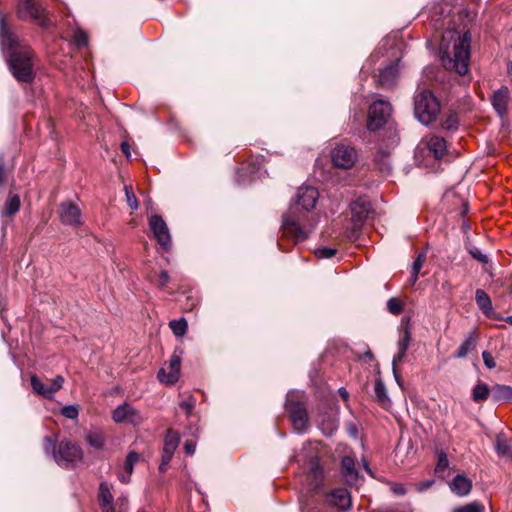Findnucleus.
<instances>
[{
    "label": "nucleus",
    "instance_id": "obj_2",
    "mask_svg": "<svg viewBox=\"0 0 512 512\" xmlns=\"http://www.w3.org/2000/svg\"><path fill=\"white\" fill-rule=\"evenodd\" d=\"M0 44L14 78L19 82H32L35 78V55L31 47L9 29L2 12H0Z\"/></svg>",
    "mask_w": 512,
    "mask_h": 512
},
{
    "label": "nucleus",
    "instance_id": "obj_57",
    "mask_svg": "<svg viewBox=\"0 0 512 512\" xmlns=\"http://www.w3.org/2000/svg\"><path fill=\"white\" fill-rule=\"evenodd\" d=\"M5 181V170H4V160L3 157H0V186Z\"/></svg>",
    "mask_w": 512,
    "mask_h": 512
},
{
    "label": "nucleus",
    "instance_id": "obj_18",
    "mask_svg": "<svg viewBox=\"0 0 512 512\" xmlns=\"http://www.w3.org/2000/svg\"><path fill=\"white\" fill-rule=\"evenodd\" d=\"M308 489L311 492H315L320 489L324 481L323 468L317 458L311 460L309 465V471L306 476Z\"/></svg>",
    "mask_w": 512,
    "mask_h": 512
},
{
    "label": "nucleus",
    "instance_id": "obj_15",
    "mask_svg": "<svg viewBox=\"0 0 512 512\" xmlns=\"http://www.w3.org/2000/svg\"><path fill=\"white\" fill-rule=\"evenodd\" d=\"M400 72V60L391 62L389 65L379 71L378 84L380 87L389 89L397 84Z\"/></svg>",
    "mask_w": 512,
    "mask_h": 512
},
{
    "label": "nucleus",
    "instance_id": "obj_52",
    "mask_svg": "<svg viewBox=\"0 0 512 512\" xmlns=\"http://www.w3.org/2000/svg\"><path fill=\"white\" fill-rule=\"evenodd\" d=\"M434 479H427L415 484V488L418 492H424L434 485Z\"/></svg>",
    "mask_w": 512,
    "mask_h": 512
},
{
    "label": "nucleus",
    "instance_id": "obj_6",
    "mask_svg": "<svg viewBox=\"0 0 512 512\" xmlns=\"http://www.w3.org/2000/svg\"><path fill=\"white\" fill-rule=\"evenodd\" d=\"M17 16L21 20H31L42 28L50 26L46 10L35 0H20L17 7Z\"/></svg>",
    "mask_w": 512,
    "mask_h": 512
},
{
    "label": "nucleus",
    "instance_id": "obj_58",
    "mask_svg": "<svg viewBox=\"0 0 512 512\" xmlns=\"http://www.w3.org/2000/svg\"><path fill=\"white\" fill-rule=\"evenodd\" d=\"M121 150L127 158H130V156H131L130 146L127 142L124 141L121 143Z\"/></svg>",
    "mask_w": 512,
    "mask_h": 512
},
{
    "label": "nucleus",
    "instance_id": "obj_23",
    "mask_svg": "<svg viewBox=\"0 0 512 512\" xmlns=\"http://www.w3.org/2000/svg\"><path fill=\"white\" fill-rule=\"evenodd\" d=\"M113 495L107 482H101L99 485L98 502L102 512H114Z\"/></svg>",
    "mask_w": 512,
    "mask_h": 512
},
{
    "label": "nucleus",
    "instance_id": "obj_13",
    "mask_svg": "<svg viewBox=\"0 0 512 512\" xmlns=\"http://www.w3.org/2000/svg\"><path fill=\"white\" fill-rule=\"evenodd\" d=\"M58 213L63 225L79 227L82 224L81 210L71 201L62 202L59 205Z\"/></svg>",
    "mask_w": 512,
    "mask_h": 512
},
{
    "label": "nucleus",
    "instance_id": "obj_42",
    "mask_svg": "<svg viewBox=\"0 0 512 512\" xmlns=\"http://www.w3.org/2000/svg\"><path fill=\"white\" fill-rule=\"evenodd\" d=\"M124 190H125L127 204L129 205V207L132 210H136L138 208V201L133 192L132 186L125 185Z\"/></svg>",
    "mask_w": 512,
    "mask_h": 512
},
{
    "label": "nucleus",
    "instance_id": "obj_63",
    "mask_svg": "<svg viewBox=\"0 0 512 512\" xmlns=\"http://www.w3.org/2000/svg\"><path fill=\"white\" fill-rule=\"evenodd\" d=\"M363 468L365 469V471H366L369 475L373 476V472L371 471V469H370V467H369V464H368L366 461H364V460H363Z\"/></svg>",
    "mask_w": 512,
    "mask_h": 512
},
{
    "label": "nucleus",
    "instance_id": "obj_35",
    "mask_svg": "<svg viewBox=\"0 0 512 512\" xmlns=\"http://www.w3.org/2000/svg\"><path fill=\"white\" fill-rule=\"evenodd\" d=\"M86 440L88 442V444L90 446H92L93 448L95 449H102L103 446H104V437L101 433L99 432H90L87 437H86Z\"/></svg>",
    "mask_w": 512,
    "mask_h": 512
},
{
    "label": "nucleus",
    "instance_id": "obj_31",
    "mask_svg": "<svg viewBox=\"0 0 512 512\" xmlns=\"http://www.w3.org/2000/svg\"><path fill=\"white\" fill-rule=\"evenodd\" d=\"M20 209V197L18 195H12L8 198L2 215L4 216H13Z\"/></svg>",
    "mask_w": 512,
    "mask_h": 512
},
{
    "label": "nucleus",
    "instance_id": "obj_40",
    "mask_svg": "<svg viewBox=\"0 0 512 512\" xmlns=\"http://www.w3.org/2000/svg\"><path fill=\"white\" fill-rule=\"evenodd\" d=\"M452 512H484V506L478 502H471L455 508Z\"/></svg>",
    "mask_w": 512,
    "mask_h": 512
},
{
    "label": "nucleus",
    "instance_id": "obj_33",
    "mask_svg": "<svg viewBox=\"0 0 512 512\" xmlns=\"http://www.w3.org/2000/svg\"><path fill=\"white\" fill-rule=\"evenodd\" d=\"M489 396V388L485 383H478L472 390V399L475 402L485 401Z\"/></svg>",
    "mask_w": 512,
    "mask_h": 512
},
{
    "label": "nucleus",
    "instance_id": "obj_41",
    "mask_svg": "<svg viewBox=\"0 0 512 512\" xmlns=\"http://www.w3.org/2000/svg\"><path fill=\"white\" fill-rule=\"evenodd\" d=\"M449 466V461L447 455L444 452L439 453L438 462L435 467V473L437 475H442Z\"/></svg>",
    "mask_w": 512,
    "mask_h": 512
},
{
    "label": "nucleus",
    "instance_id": "obj_12",
    "mask_svg": "<svg viewBox=\"0 0 512 512\" xmlns=\"http://www.w3.org/2000/svg\"><path fill=\"white\" fill-rule=\"evenodd\" d=\"M112 419L115 423H128L133 426L140 425L144 421L140 411L129 403L118 405L112 412Z\"/></svg>",
    "mask_w": 512,
    "mask_h": 512
},
{
    "label": "nucleus",
    "instance_id": "obj_5",
    "mask_svg": "<svg viewBox=\"0 0 512 512\" xmlns=\"http://www.w3.org/2000/svg\"><path fill=\"white\" fill-rule=\"evenodd\" d=\"M44 449L52 453L54 460L60 466L68 467L82 459V450L76 443L62 440L58 444L50 437H45Z\"/></svg>",
    "mask_w": 512,
    "mask_h": 512
},
{
    "label": "nucleus",
    "instance_id": "obj_8",
    "mask_svg": "<svg viewBox=\"0 0 512 512\" xmlns=\"http://www.w3.org/2000/svg\"><path fill=\"white\" fill-rule=\"evenodd\" d=\"M351 221L353 225L352 237L363 226L373 213L372 205L366 198L359 197L350 204Z\"/></svg>",
    "mask_w": 512,
    "mask_h": 512
},
{
    "label": "nucleus",
    "instance_id": "obj_28",
    "mask_svg": "<svg viewBox=\"0 0 512 512\" xmlns=\"http://www.w3.org/2000/svg\"><path fill=\"white\" fill-rule=\"evenodd\" d=\"M30 385L35 394L50 400L48 384L44 383L37 375H31Z\"/></svg>",
    "mask_w": 512,
    "mask_h": 512
},
{
    "label": "nucleus",
    "instance_id": "obj_24",
    "mask_svg": "<svg viewBox=\"0 0 512 512\" xmlns=\"http://www.w3.org/2000/svg\"><path fill=\"white\" fill-rule=\"evenodd\" d=\"M451 491L460 496H466L472 489V481L463 474L456 475L449 483Z\"/></svg>",
    "mask_w": 512,
    "mask_h": 512
},
{
    "label": "nucleus",
    "instance_id": "obj_54",
    "mask_svg": "<svg viewBox=\"0 0 512 512\" xmlns=\"http://www.w3.org/2000/svg\"><path fill=\"white\" fill-rule=\"evenodd\" d=\"M116 505L119 506L118 512H122V511L126 510L127 506H128V498L126 496L119 497L117 499ZM114 512H116V511H114Z\"/></svg>",
    "mask_w": 512,
    "mask_h": 512
},
{
    "label": "nucleus",
    "instance_id": "obj_20",
    "mask_svg": "<svg viewBox=\"0 0 512 512\" xmlns=\"http://www.w3.org/2000/svg\"><path fill=\"white\" fill-rule=\"evenodd\" d=\"M341 474L347 485H355L358 481V471L356 469V458L352 455H345L341 460Z\"/></svg>",
    "mask_w": 512,
    "mask_h": 512
},
{
    "label": "nucleus",
    "instance_id": "obj_21",
    "mask_svg": "<svg viewBox=\"0 0 512 512\" xmlns=\"http://www.w3.org/2000/svg\"><path fill=\"white\" fill-rule=\"evenodd\" d=\"M262 158L257 157L255 161L251 162L245 167H241L237 170V181L240 184H246L255 178V175L259 173L262 166Z\"/></svg>",
    "mask_w": 512,
    "mask_h": 512
},
{
    "label": "nucleus",
    "instance_id": "obj_3",
    "mask_svg": "<svg viewBox=\"0 0 512 512\" xmlns=\"http://www.w3.org/2000/svg\"><path fill=\"white\" fill-rule=\"evenodd\" d=\"M471 48L469 31L460 34L458 31H446L440 43V54L443 66L463 76L468 73Z\"/></svg>",
    "mask_w": 512,
    "mask_h": 512
},
{
    "label": "nucleus",
    "instance_id": "obj_56",
    "mask_svg": "<svg viewBox=\"0 0 512 512\" xmlns=\"http://www.w3.org/2000/svg\"><path fill=\"white\" fill-rule=\"evenodd\" d=\"M173 455H174V453L163 450L161 462H163L164 465H169V463L171 462V460L173 458Z\"/></svg>",
    "mask_w": 512,
    "mask_h": 512
},
{
    "label": "nucleus",
    "instance_id": "obj_45",
    "mask_svg": "<svg viewBox=\"0 0 512 512\" xmlns=\"http://www.w3.org/2000/svg\"><path fill=\"white\" fill-rule=\"evenodd\" d=\"M468 252L474 259H476L480 263L488 262V256L484 254L478 247L471 245L468 248Z\"/></svg>",
    "mask_w": 512,
    "mask_h": 512
},
{
    "label": "nucleus",
    "instance_id": "obj_29",
    "mask_svg": "<svg viewBox=\"0 0 512 512\" xmlns=\"http://www.w3.org/2000/svg\"><path fill=\"white\" fill-rule=\"evenodd\" d=\"M476 342L475 338L472 334H470L459 346L455 357L456 358H465L470 352L475 349Z\"/></svg>",
    "mask_w": 512,
    "mask_h": 512
},
{
    "label": "nucleus",
    "instance_id": "obj_43",
    "mask_svg": "<svg viewBox=\"0 0 512 512\" xmlns=\"http://www.w3.org/2000/svg\"><path fill=\"white\" fill-rule=\"evenodd\" d=\"M61 414L68 419H77L79 407L77 405H66L61 409Z\"/></svg>",
    "mask_w": 512,
    "mask_h": 512
},
{
    "label": "nucleus",
    "instance_id": "obj_9",
    "mask_svg": "<svg viewBox=\"0 0 512 512\" xmlns=\"http://www.w3.org/2000/svg\"><path fill=\"white\" fill-rule=\"evenodd\" d=\"M293 394L288 393L287 399H286V410L288 411L290 415L291 422L293 424L294 429L298 433H302L305 431L307 427V412L305 409V406L302 402L294 401Z\"/></svg>",
    "mask_w": 512,
    "mask_h": 512
},
{
    "label": "nucleus",
    "instance_id": "obj_7",
    "mask_svg": "<svg viewBox=\"0 0 512 512\" xmlns=\"http://www.w3.org/2000/svg\"><path fill=\"white\" fill-rule=\"evenodd\" d=\"M392 113V106L384 99L375 100L369 107L367 129L377 131L384 127Z\"/></svg>",
    "mask_w": 512,
    "mask_h": 512
},
{
    "label": "nucleus",
    "instance_id": "obj_59",
    "mask_svg": "<svg viewBox=\"0 0 512 512\" xmlns=\"http://www.w3.org/2000/svg\"><path fill=\"white\" fill-rule=\"evenodd\" d=\"M131 474H128L127 472L123 471L119 473L118 478L122 483H128L130 481Z\"/></svg>",
    "mask_w": 512,
    "mask_h": 512
},
{
    "label": "nucleus",
    "instance_id": "obj_27",
    "mask_svg": "<svg viewBox=\"0 0 512 512\" xmlns=\"http://www.w3.org/2000/svg\"><path fill=\"white\" fill-rule=\"evenodd\" d=\"M180 443V435L173 429H168L164 437L163 450L174 453Z\"/></svg>",
    "mask_w": 512,
    "mask_h": 512
},
{
    "label": "nucleus",
    "instance_id": "obj_47",
    "mask_svg": "<svg viewBox=\"0 0 512 512\" xmlns=\"http://www.w3.org/2000/svg\"><path fill=\"white\" fill-rule=\"evenodd\" d=\"M171 278L170 275L166 270L160 271L158 274V280H157V286L161 290H165L168 283L170 282Z\"/></svg>",
    "mask_w": 512,
    "mask_h": 512
},
{
    "label": "nucleus",
    "instance_id": "obj_4",
    "mask_svg": "<svg viewBox=\"0 0 512 512\" xmlns=\"http://www.w3.org/2000/svg\"><path fill=\"white\" fill-rule=\"evenodd\" d=\"M441 110L440 102L432 91L418 90L414 96V114L424 125H429L437 119Z\"/></svg>",
    "mask_w": 512,
    "mask_h": 512
},
{
    "label": "nucleus",
    "instance_id": "obj_62",
    "mask_svg": "<svg viewBox=\"0 0 512 512\" xmlns=\"http://www.w3.org/2000/svg\"><path fill=\"white\" fill-rule=\"evenodd\" d=\"M396 366H397V365H395V366L393 365V374H394V377H395L396 382L398 383V385H399V386H401V385H402V384H401V381H402V380H401V377H400V375H399V373H398V371H397Z\"/></svg>",
    "mask_w": 512,
    "mask_h": 512
},
{
    "label": "nucleus",
    "instance_id": "obj_39",
    "mask_svg": "<svg viewBox=\"0 0 512 512\" xmlns=\"http://www.w3.org/2000/svg\"><path fill=\"white\" fill-rule=\"evenodd\" d=\"M337 253V249L331 247H320L315 249L314 254L318 259H330Z\"/></svg>",
    "mask_w": 512,
    "mask_h": 512
},
{
    "label": "nucleus",
    "instance_id": "obj_1",
    "mask_svg": "<svg viewBox=\"0 0 512 512\" xmlns=\"http://www.w3.org/2000/svg\"><path fill=\"white\" fill-rule=\"evenodd\" d=\"M319 198L318 190L313 186H301L288 211L282 217V238L298 243L306 240L314 227L316 219L312 213Z\"/></svg>",
    "mask_w": 512,
    "mask_h": 512
},
{
    "label": "nucleus",
    "instance_id": "obj_36",
    "mask_svg": "<svg viewBox=\"0 0 512 512\" xmlns=\"http://www.w3.org/2000/svg\"><path fill=\"white\" fill-rule=\"evenodd\" d=\"M140 455L137 452H129L126 456L123 470L128 474H132L134 465L139 461Z\"/></svg>",
    "mask_w": 512,
    "mask_h": 512
},
{
    "label": "nucleus",
    "instance_id": "obj_17",
    "mask_svg": "<svg viewBox=\"0 0 512 512\" xmlns=\"http://www.w3.org/2000/svg\"><path fill=\"white\" fill-rule=\"evenodd\" d=\"M180 366L181 358L175 351L169 360V372L167 373L164 368L158 371L157 377L160 382L170 385L175 384L180 376Z\"/></svg>",
    "mask_w": 512,
    "mask_h": 512
},
{
    "label": "nucleus",
    "instance_id": "obj_60",
    "mask_svg": "<svg viewBox=\"0 0 512 512\" xmlns=\"http://www.w3.org/2000/svg\"><path fill=\"white\" fill-rule=\"evenodd\" d=\"M347 428H348V432H349V434H350L352 437H357V435H358V430H357V427H356L353 423L348 424Z\"/></svg>",
    "mask_w": 512,
    "mask_h": 512
},
{
    "label": "nucleus",
    "instance_id": "obj_14",
    "mask_svg": "<svg viewBox=\"0 0 512 512\" xmlns=\"http://www.w3.org/2000/svg\"><path fill=\"white\" fill-rule=\"evenodd\" d=\"M409 322H410L409 317L402 318L400 337H399V340L397 343L398 352H397V354L394 355L393 361H392V365H394V366L397 365V363L401 362L404 359L406 352L409 348V345L411 342V332L409 329Z\"/></svg>",
    "mask_w": 512,
    "mask_h": 512
},
{
    "label": "nucleus",
    "instance_id": "obj_61",
    "mask_svg": "<svg viewBox=\"0 0 512 512\" xmlns=\"http://www.w3.org/2000/svg\"><path fill=\"white\" fill-rule=\"evenodd\" d=\"M339 395L342 397L343 400L347 401L349 398V393L344 387L339 388L338 390Z\"/></svg>",
    "mask_w": 512,
    "mask_h": 512
},
{
    "label": "nucleus",
    "instance_id": "obj_19",
    "mask_svg": "<svg viewBox=\"0 0 512 512\" xmlns=\"http://www.w3.org/2000/svg\"><path fill=\"white\" fill-rule=\"evenodd\" d=\"M421 145L424 146L435 159H442L447 152L446 140L436 135L423 139Z\"/></svg>",
    "mask_w": 512,
    "mask_h": 512
},
{
    "label": "nucleus",
    "instance_id": "obj_53",
    "mask_svg": "<svg viewBox=\"0 0 512 512\" xmlns=\"http://www.w3.org/2000/svg\"><path fill=\"white\" fill-rule=\"evenodd\" d=\"M195 450H196V444L191 440H187L184 444L185 453L188 455H193Z\"/></svg>",
    "mask_w": 512,
    "mask_h": 512
},
{
    "label": "nucleus",
    "instance_id": "obj_22",
    "mask_svg": "<svg viewBox=\"0 0 512 512\" xmlns=\"http://www.w3.org/2000/svg\"><path fill=\"white\" fill-rule=\"evenodd\" d=\"M509 94V89L507 87H502L494 91L491 96L492 106L500 116L505 115L507 112Z\"/></svg>",
    "mask_w": 512,
    "mask_h": 512
},
{
    "label": "nucleus",
    "instance_id": "obj_37",
    "mask_svg": "<svg viewBox=\"0 0 512 512\" xmlns=\"http://www.w3.org/2000/svg\"><path fill=\"white\" fill-rule=\"evenodd\" d=\"M387 310L393 315H400L403 311V302L396 297H392L387 301Z\"/></svg>",
    "mask_w": 512,
    "mask_h": 512
},
{
    "label": "nucleus",
    "instance_id": "obj_16",
    "mask_svg": "<svg viewBox=\"0 0 512 512\" xmlns=\"http://www.w3.org/2000/svg\"><path fill=\"white\" fill-rule=\"evenodd\" d=\"M327 502L341 511H347L352 506V497L346 488H335L327 496Z\"/></svg>",
    "mask_w": 512,
    "mask_h": 512
},
{
    "label": "nucleus",
    "instance_id": "obj_10",
    "mask_svg": "<svg viewBox=\"0 0 512 512\" xmlns=\"http://www.w3.org/2000/svg\"><path fill=\"white\" fill-rule=\"evenodd\" d=\"M148 223L157 243L164 251H169L171 248V235L164 219L160 215L155 214L149 217Z\"/></svg>",
    "mask_w": 512,
    "mask_h": 512
},
{
    "label": "nucleus",
    "instance_id": "obj_48",
    "mask_svg": "<svg viewBox=\"0 0 512 512\" xmlns=\"http://www.w3.org/2000/svg\"><path fill=\"white\" fill-rule=\"evenodd\" d=\"M179 407H180L181 410L186 412V414H190L193 411L194 407H195V400H194V398L189 396L188 398L182 400L179 403Z\"/></svg>",
    "mask_w": 512,
    "mask_h": 512
},
{
    "label": "nucleus",
    "instance_id": "obj_64",
    "mask_svg": "<svg viewBox=\"0 0 512 512\" xmlns=\"http://www.w3.org/2000/svg\"><path fill=\"white\" fill-rule=\"evenodd\" d=\"M507 73L508 75H512V61H510L508 64H507Z\"/></svg>",
    "mask_w": 512,
    "mask_h": 512
},
{
    "label": "nucleus",
    "instance_id": "obj_50",
    "mask_svg": "<svg viewBox=\"0 0 512 512\" xmlns=\"http://www.w3.org/2000/svg\"><path fill=\"white\" fill-rule=\"evenodd\" d=\"M321 429L325 435H331L336 429L337 424L334 419H329L327 422L321 424Z\"/></svg>",
    "mask_w": 512,
    "mask_h": 512
},
{
    "label": "nucleus",
    "instance_id": "obj_26",
    "mask_svg": "<svg viewBox=\"0 0 512 512\" xmlns=\"http://www.w3.org/2000/svg\"><path fill=\"white\" fill-rule=\"evenodd\" d=\"M475 301L479 309L487 317H492L493 306L489 295L482 289H477L475 292Z\"/></svg>",
    "mask_w": 512,
    "mask_h": 512
},
{
    "label": "nucleus",
    "instance_id": "obj_46",
    "mask_svg": "<svg viewBox=\"0 0 512 512\" xmlns=\"http://www.w3.org/2000/svg\"><path fill=\"white\" fill-rule=\"evenodd\" d=\"M425 260H426V253L425 252L418 253V255L416 256L415 260L412 263V267H411L412 274L420 272Z\"/></svg>",
    "mask_w": 512,
    "mask_h": 512
},
{
    "label": "nucleus",
    "instance_id": "obj_30",
    "mask_svg": "<svg viewBox=\"0 0 512 512\" xmlns=\"http://www.w3.org/2000/svg\"><path fill=\"white\" fill-rule=\"evenodd\" d=\"M374 393L376 400L383 406L390 402L385 384L380 378L375 381Z\"/></svg>",
    "mask_w": 512,
    "mask_h": 512
},
{
    "label": "nucleus",
    "instance_id": "obj_51",
    "mask_svg": "<svg viewBox=\"0 0 512 512\" xmlns=\"http://www.w3.org/2000/svg\"><path fill=\"white\" fill-rule=\"evenodd\" d=\"M482 358H483V361H484V364L485 366L488 368V369H493L496 367V362L492 356V354L488 351H483L482 352Z\"/></svg>",
    "mask_w": 512,
    "mask_h": 512
},
{
    "label": "nucleus",
    "instance_id": "obj_11",
    "mask_svg": "<svg viewBox=\"0 0 512 512\" xmlns=\"http://www.w3.org/2000/svg\"><path fill=\"white\" fill-rule=\"evenodd\" d=\"M331 159L336 167L350 169L357 160V152L355 148L341 143L331 151Z\"/></svg>",
    "mask_w": 512,
    "mask_h": 512
},
{
    "label": "nucleus",
    "instance_id": "obj_44",
    "mask_svg": "<svg viewBox=\"0 0 512 512\" xmlns=\"http://www.w3.org/2000/svg\"><path fill=\"white\" fill-rule=\"evenodd\" d=\"M443 129L454 130L458 127V117L456 114H449L441 124Z\"/></svg>",
    "mask_w": 512,
    "mask_h": 512
},
{
    "label": "nucleus",
    "instance_id": "obj_25",
    "mask_svg": "<svg viewBox=\"0 0 512 512\" xmlns=\"http://www.w3.org/2000/svg\"><path fill=\"white\" fill-rule=\"evenodd\" d=\"M494 447L499 457L512 459V438L506 437L504 433H499L496 435Z\"/></svg>",
    "mask_w": 512,
    "mask_h": 512
},
{
    "label": "nucleus",
    "instance_id": "obj_55",
    "mask_svg": "<svg viewBox=\"0 0 512 512\" xmlns=\"http://www.w3.org/2000/svg\"><path fill=\"white\" fill-rule=\"evenodd\" d=\"M301 512H321L318 507H312L309 503L302 502Z\"/></svg>",
    "mask_w": 512,
    "mask_h": 512
},
{
    "label": "nucleus",
    "instance_id": "obj_49",
    "mask_svg": "<svg viewBox=\"0 0 512 512\" xmlns=\"http://www.w3.org/2000/svg\"><path fill=\"white\" fill-rule=\"evenodd\" d=\"M74 41L77 46L83 47L86 46L88 43V37L87 34L82 30H77L74 33Z\"/></svg>",
    "mask_w": 512,
    "mask_h": 512
},
{
    "label": "nucleus",
    "instance_id": "obj_34",
    "mask_svg": "<svg viewBox=\"0 0 512 512\" xmlns=\"http://www.w3.org/2000/svg\"><path fill=\"white\" fill-rule=\"evenodd\" d=\"M493 397L496 400L512 399V388L505 385H497L493 389Z\"/></svg>",
    "mask_w": 512,
    "mask_h": 512
},
{
    "label": "nucleus",
    "instance_id": "obj_32",
    "mask_svg": "<svg viewBox=\"0 0 512 512\" xmlns=\"http://www.w3.org/2000/svg\"><path fill=\"white\" fill-rule=\"evenodd\" d=\"M169 327L176 337H182L187 332L188 324L185 318H180L170 321Z\"/></svg>",
    "mask_w": 512,
    "mask_h": 512
},
{
    "label": "nucleus",
    "instance_id": "obj_38",
    "mask_svg": "<svg viewBox=\"0 0 512 512\" xmlns=\"http://www.w3.org/2000/svg\"><path fill=\"white\" fill-rule=\"evenodd\" d=\"M65 379L61 375H57L54 379L50 381L48 384L50 400L54 398V394L62 389Z\"/></svg>",
    "mask_w": 512,
    "mask_h": 512
}]
</instances>
